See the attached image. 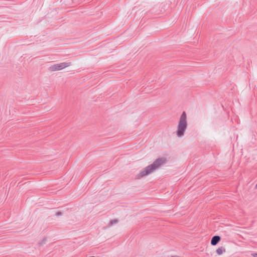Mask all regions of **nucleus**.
Segmentation results:
<instances>
[{"instance_id": "obj_1", "label": "nucleus", "mask_w": 257, "mask_h": 257, "mask_svg": "<svg viewBox=\"0 0 257 257\" xmlns=\"http://www.w3.org/2000/svg\"><path fill=\"white\" fill-rule=\"evenodd\" d=\"M165 162V159L164 158H159L156 159L150 165L146 167L143 170H142L136 176L137 179H140L141 178L145 177L148 175L154 172L156 170L158 169L161 165H162Z\"/></svg>"}, {"instance_id": "obj_2", "label": "nucleus", "mask_w": 257, "mask_h": 257, "mask_svg": "<svg viewBox=\"0 0 257 257\" xmlns=\"http://www.w3.org/2000/svg\"><path fill=\"white\" fill-rule=\"evenodd\" d=\"M187 127V115L185 111L181 114L178 124L177 130L176 131L177 136L179 138H182L184 136L185 132Z\"/></svg>"}, {"instance_id": "obj_3", "label": "nucleus", "mask_w": 257, "mask_h": 257, "mask_svg": "<svg viewBox=\"0 0 257 257\" xmlns=\"http://www.w3.org/2000/svg\"><path fill=\"white\" fill-rule=\"evenodd\" d=\"M70 65H71V62H63L59 64H55L51 65L49 68V70L51 71H59Z\"/></svg>"}, {"instance_id": "obj_4", "label": "nucleus", "mask_w": 257, "mask_h": 257, "mask_svg": "<svg viewBox=\"0 0 257 257\" xmlns=\"http://www.w3.org/2000/svg\"><path fill=\"white\" fill-rule=\"evenodd\" d=\"M220 239L221 237L218 235H215L213 236L211 240V245H216L220 241Z\"/></svg>"}, {"instance_id": "obj_5", "label": "nucleus", "mask_w": 257, "mask_h": 257, "mask_svg": "<svg viewBox=\"0 0 257 257\" xmlns=\"http://www.w3.org/2000/svg\"><path fill=\"white\" fill-rule=\"evenodd\" d=\"M225 248L222 246L219 247L216 250V253L218 255L222 254L223 252H225Z\"/></svg>"}, {"instance_id": "obj_6", "label": "nucleus", "mask_w": 257, "mask_h": 257, "mask_svg": "<svg viewBox=\"0 0 257 257\" xmlns=\"http://www.w3.org/2000/svg\"><path fill=\"white\" fill-rule=\"evenodd\" d=\"M118 222L117 219H113L110 221L109 224L110 225H112L113 224H116Z\"/></svg>"}, {"instance_id": "obj_7", "label": "nucleus", "mask_w": 257, "mask_h": 257, "mask_svg": "<svg viewBox=\"0 0 257 257\" xmlns=\"http://www.w3.org/2000/svg\"><path fill=\"white\" fill-rule=\"evenodd\" d=\"M46 240H47L46 238H44V239H43L41 241V242L40 243V244H41V245H43V244H45V243H46Z\"/></svg>"}, {"instance_id": "obj_8", "label": "nucleus", "mask_w": 257, "mask_h": 257, "mask_svg": "<svg viewBox=\"0 0 257 257\" xmlns=\"http://www.w3.org/2000/svg\"><path fill=\"white\" fill-rule=\"evenodd\" d=\"M62 215V212H60V211H58V212H57L56 213V216H61V215Z\"/></svg>"}, {"instance_id": "obj_9", "label": "nucleus", "mask_w": 257, "mask_h": 257, "mask_svg": "<svg viewBox=\"0 0 257 257\" xmlns=\"http://www.w3.org/2000/svg\"><path fill=\"white\" fill-rule=\"evenodd\" d=\"M253 257H257V253H253Z\"/></svg>"}, {"instance_id": "obj_10", "label": "nucleus", "mask_w": 257, "mask_h": 257, "mask_svg": "<svg viewBox=\"0 0 257 257\" xmlns=\"http://www.w3.org/2000/svg\"><path fill=\"white\" fill-rule=\"evenodd\" d=\"M255 187L257 188V184L255 185Z\"/></svg>"}]
</instances>
